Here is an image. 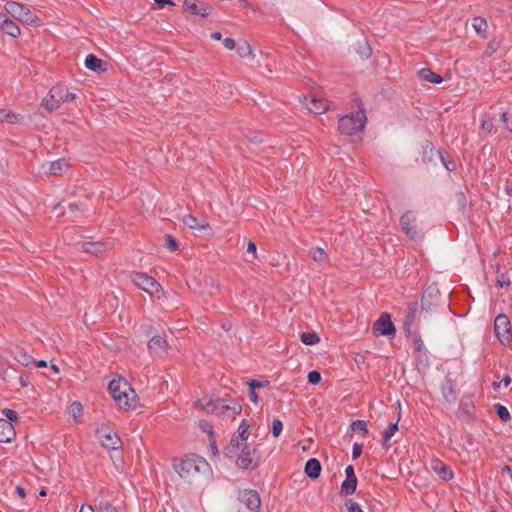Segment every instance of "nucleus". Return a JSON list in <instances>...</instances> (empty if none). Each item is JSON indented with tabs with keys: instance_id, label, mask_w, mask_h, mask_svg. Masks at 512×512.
Listing matches in <instances>:
<instances>
[{
	"instance_id": "ea45409f",
	"label": "nucleus",
	"mask_w": 512,
	"mask_h": 512,
	"mask_svg": "<svg viewBox=\"0 0 512 512\" xmlns=\"http://www.w3.org/2000/svg\"><path fill=\"white\" fill-rule=\"evenodd\" d=\"M351 429L353 431H361V432H363L365 434L368 433V429H367L366 423L363 420H356V421L352 422Z\"/></svg>"
},
{
	"instance_id": "c9c22d12",
	"label": "nucleus",
	"mask_w": 512,
	"mask_h": 512,
	"mask_svg": "<svg viewBox=\"0 0 512 512\" xmlns=\"http://www.w3.org/2000/svg\"><path fill=\"white\" fill-rule=\"evenodd\" d=\"M472 26L478 34H483L486 32L488 24L484 18L475 17Z\"/></svg>"
},
{
	"instance_id": "338daca9",
	"label": "nucleus",
	"mask_w": 512,
	"mask_h": 512,
	"mask_svg": "<svg viewBox=\"0 0 512 512\" xmlns=\"http://www.w3.org/2000/svg\"><path fill=\"white\" fill-rule=\"evenodd\" d=\"M503 471L507 472L512 480V466L506 465L503 469Z\"/></svg>"
},
{
	"instance_id": "c756f323",
	"label": "nucleus",
	"mask_w": 512,
	"mask_h": 512,
	"mask_svg": "<svg viewBox=\"0 0 512 512\" xmlns=\"http://www.w3.org/2000/svg\"><path fill=\"white\" fill-rule=\"evenodd\" d=\"M183 223L190 229H205L208 227L207 223L199 222L198 219L192 215L183 217Z\"/></svg>"
},
{
	"instance_id": "de8ad7c7",
	"label": "nucleus",
	"mask_w": 512,
	"mask_h": 512,
	"mask_svg": "<svg viewBox=\"0 0 512 512\" xmlns=\"http://www.w3.org/2000/svg\"><path fill=\"white\" fill-rule=\"evenodd\" d=\"M4 415L7 417L6 420L10 421L11 423L12 422H17L18 421V415L17 413L14 411V410H11V409H5L3 411Z\"/></svg>"
},
{
	"instance_id": "c85d7f7f",
	"label": "nucleus",
	"mask_w": 512,
	"mask_h": 512,
	"mask_svg": "<svg viewBox=\"0 0 512 512\" xmlns=\"http://www.w3.org/2000/svg\"><path fill=\"white\" fill-rule=\"evenodd\" d=\"M417 311V303H412L409 306V312L405 316L404 329L406 332L411 333L412 325L415 321V313Z\"/></svg>"
},
{
	"instance_id": "58836bf2",
	"label": "nucleus",
	"mask_w": 512,
	"mask_h": 512,
	"mask_svg": "<svg viewBox=\"0 0 512 512\" xmlns=\"http://www.w3.org/2000/svg\"><path fill=\"white\" fill-rule=\"evenodd\" d=\"M495 410H496V413H497V416L504 422H507L510 420V413L508 411V409L501 405V404H496L495 405Z\"/></svg>"
},
{
	"instance_id": "b1692460",
	"label": "nucleus",
	"mask_w": 512,
	"mask_h": 512,
	"mask_svg": "<svg viewBox=\"0 0 512 512\" xmlns=\"http://www.w3.org/2000/svg\"><path fill=\"white\" fill-rule=\"evenodd\" d=\"M432 468L445 481L450 480L453 477L451 469L440 461L434 462Z\"/></svg>"
},
{
	"instance_id": "f704fd0d",
	"label": "nucleus",
	"mask_w": 512,
	"mask_h": 512,
	"mask_svg": "<svg viewBox=\"0 0 512 512\" xmlns=\"http://www.w3.org/2000/svg\"><path fill=\"white\" fill-rule=\"evenodd\" d=\"M398 430V423H391L383 433V446L389 448L388 441L394 436Z\"/></svg>"
},
{
	"instance_id": "2f4dec72",
	"label": "nucleus",
	"mask_w": 512,
	"mask_h": 512,
	"mask_svg": "<svg viewBox=\"0 0 512 512\" xmlns=\"http://www.w3.org/2000/svg\"><path fill=\"white\" fill-rule=\"evenodd\" d=\"M301 341L306 345H315L320 341V337L316 332H303L300 335Z\"/></svg>"
},
{
	"instance_id": "37998d69",
	"label": "nucleus",
	"mask_w": 512,
	"mask_h": 512,
	"mask_svg": "<svg viewBox=\"0 0 512 512\" xmlns=\"http://www.w3.org/2000/svg\"><path fill=\"white\" fill-rule=\"evenodd\" d=\"M345 506L348 510V512H363L362 508L358 503L353 501L352 499H349L345 502Z\"/></svg>"
},
{
	"instance_id": "2eb2a0df",
	"label": "nucleus",
	"mask_w": 512,
	"mask_h": 512,
	"mask_svg": "<svg viewBox=\"0 0 512 512\" xmlns=\"http://www.w3.org/2000/svg\"><path fill=\"white\" fill-rule=\"evenodd\" d=\"M148 348L152 355L162 356L167 352L168 343L163 337L157 335L151 337V339L148 341Z\"/></svg>"
},
{
	"instance_id": "0eeeda50",
	"label": "nucleus",
	"mask_w": 512,
	"mask_h": 512,
	"mask_svg": "<svg viewBox=\"0 0 512 512\" xmlns=\"http://www.w3.org/2000/svg\"><path fill=\"white\" fill-rule=\"evenodd\" d=\"M132 281L136 286L151 296L161 291L160 284L153 277L145 273L138 272L133 274Z\"/></svg>"
},
{
	"instance_id": "79ce46f5",
	"label": "nucleus",
	"mask_w": 512,
	"mask_h": 512,
	"mask_svg": "<svg viewBox=\"0 0 512 512\" xmlns=\"http://www.w3.org/2000/svg\"><path fill=\"white\" fill-rule=\"evenodd\" d=\"M283 429V423L279 419H274L272 423V434L274 437H279Z\"/></svg>"
},
{
	"instance_id": "603ef678",
	"label": "nucleus",
	"mask_w": 512,
	"mask_h": 512,
	"mask_svg": "<svg viewBox=\"0 0 512 512\" xmlns=\"http://www.w3.org/2000/svg\"><path fill=\"white\" fill-rule=\"evenodd\" d=\"M266 382H260V381H257V380H251L249 382V387L250 388H259V387H263L265 385Z\"/></svg>"
},
{
	"instance_id": "bb28decb",
	"label": "nucleus",
	"mask_w": 512,
	"mask_h": 512,
	"mask_svg": "<svg viewBox=\"0 0 512 512\" xmlns=\"http://www.w3.org/2000/svg\"><path fill=\"white\" fill-rule=\"evenodd\" d=\"M236 49H237L238 55L241 58H250V59H254L255 58V55H254V53L252 51V48H251V45L246 40L240 41L237 44Z\"/></svg>"
},
{
	"instance_id": "423d86ee",
	"label": "nucleus",
	"mask_w": 512,
	"mask_h": 512,
	"mask_svg": "<svg viewBox=\"0 0 512 512\" xmlns=\"http://www.w3.org/2000/svg\"><path fill=\"white\" fill-rule=\"evenodd\" d=\"M494 331L498 340L507 345L512 341V327L505 314H499L494 321Z\"/></svg>"
},
{
	"instance_id": "e433bc0d",
	"label": "nucleus",
	"mask_w": 512,
	"mask_h": 512,
	"mask_svg": "<svg viewBox=\"0 0 512 512\" xmlns=\"http://www.w3.org/2000/svg\"><path fill=\"white\" fill-rule=\"evenodd\" d=\"M249 428L250 426L246 423L245 420H243L238 428L237 434L235 435L239 437L241 441L246 443L250 435Z\"/></svg>"
},
{
	"instance_id": "393cba45",
	"label": "nucleus",
	"mask_w": 512,
	"mask_h": 512,
	"mask_svg": "<svg viewBox=\"0 0 512 512\" xmlns=\"http://www.w3.org/2000/svg\"><path fill=\"white\" fill-rule=\"evenodd\" d=\"M419 78L422 81L439 84L443 81V78L431 71L430 69L424 68L418 72Z\"/></svg>"
},
{
	"instance_id": "39448f33",
	"label": "nucleus",
	"mask_w": 512,
	"mask_h": 512,
	"mask_svg": "<svg viewBox=\"0 0 512 512\" xmlns=\"http://www.w3.org/2000/svg\"><path fill=\"white\" fill-rule=\"evenodd\" d=\"M5 10L20 22L33 26L40 25V19L34 15L27 6L19 2L7 1L5 4Z\"/></svg>"
},
{
	"instance_id": "49530a36",
	"label": "nucleus",
	"mask_w": 512,
	"mask_h": 512,
	"mask_svg": "<svg viewBox=\"0 0 512 512\" xmlns=\"http://www.w3.org/2000/svg\"><path fill=\"white\" fill-rule=\"evenodd\" d=\"M18 361L20 363H22L23 365H25V366H28L31 363H33L32 357L30 355H28L26 352H23V351L20 352Z\"/></svg>"
},
{
	"instance_id": "f03ea898",
	"label": "nucleus",
	"mask_w": 512,
	"mask_h": 512,
	"mask_svg": "<svg viewBox=\"0 0 512 512\" xmlns=\"http://www.w3.org/2000/svg\"><path fill=\"white\" fill-rule=\"evenodd\" d=\"M174 470L185 480H192L196 475L208 468V462L200 456L189 455L185 458L175 460Z\"/></svg>"
},
{
	"instance_id": "09e8293b",
	"label": "nucleus",
	"mask_w": 512,
	"mask_h": 512,
	"mask_svg": "<svg viewBox=\"0 0 512 512\" xmlns=\"http://www.w3.org/2000/svg\"><path fill=\"white\" fill-rule=\"evenodd\" d=\"M361 454H362V445L359 443H355L353 445L352 458L357 459L360 457Z\"/></svg>"
},
{
	"instance_id": "a211bd4d",
	"label": "nucleus",
	"mask_w": 512,
	"mask_h": 512,
	"mask_svg": "<svg viewBox=\"0 0 512 512\" xmlns=\"http://www.w3.org/2000/svg\"><path fill=\"white\" fill-rule=\"evenodd\" d=\"M16 435L13 424L5 419H0V442L9 443Z\"/></svg>"
},
{
	"instance_id": "3c124183",
	"label": "nucleus",
	"mask_w": 512,
	"mask_h": 512,
	"mask_svg": "<svg viewBox=\"0 0 512 512\" xmlns=\"http://www.w3.org/2000/svg\"><path fill=\"white\" fill-rule=\"evenodd\" d=\"M440 158H441L442 163L444 164V166L446 167V169L448 171L455 170L456 164L453 161L446 162L444 156L441 153H440Z\"/></svg>"
},
{
	"instance_id": "bf43d9fd",
	"label": "nucleus",
	"mask_w": 512,
	"mask_h": 512,
	"mask_svg": "<svg viewBox=\"0 0 512 512\" xmlns=\"http://www.w3.org/2000/svg\"><path fill=\"white\" fill-rule=\"evenodd\" d=\"M79 512H95L91 505H82Z\"/></svg>"
},
{
	"instance_id": "680f3d73",
	"label": "nucleus",
	"mask_w": 512,
	"mask_h": 512,
	"mask_svg": "<svg viewBox=\"0 0 512 512\" xmlns=\"http://www.w3.org/2000/svg\"><path fill=\"white\" fill-rule=\"evenodd\" d=\"M211 38L214 39V40H221L222 39V35L220 32H213L211 34Z\"/></svg>"
},
{
	"instance_id": "a18cd8bd",
	"label": "nucleus",
	"mask_w": 512,
	"mask_h": 512,
	"mask_svg": "<svg viewBox=\"0 0 512 512\" xmlns=\"http://www.w3.org/2000/svg\"><path fill=\"white\" fill-rule=\"evenodd\" d=\"M165 244L171 251H176L178 249V243L171 235L165 236Z\"/></svg>"
},
{
	"instance_id": "774afa93",
	"label": "nucleus",
	"mask_w": 512,
	"mask_h": 512,
	"mask_svg": "<svg viewBox=\"0 0 512 512\" xmlns=\"http://www.w3.org/2000/svg\"><path fill=\"white\" fill-rule=\"evenodd\" d=\"M210 446H211L212 453H213L214 455H216V454L218 453V449H217V446H216L215 442L213 441V442L210 444Z\"/></svg>"
},
{
	"instance_id": "dca6fc26",
	"label": "nucleus",
	"mask_w": 512,
	"mask_h": 512,
	"mask_svg": "<svg viewBox=\"0 0 512 512\" xmlns=\"http://www.w3.org/2000/svg\"><path fill=\"white\" fill-rule=\"evenodd\" d=\"M242 410V407L237 402L231 401L229 404H226L223 399H221V404H219L218 414L227 418L234 419L236 415H238Z\"/></svg>"
},
{
	"instance_id": "a19ab883",
	"label": "nucleus",
	"mask_w": 512,
	"mask_h": 512,
	"mask_svg": "<svg viewBox=\"0 0 512 512\" xmlns=\"http://www.w3.org/2000/svg\"><path fill=\"white\" fill-rule=\"evenodd\" d=\"M98 512H117L116 508L106 500L99 503Z\"/></svg>"
},
{
	"instance_id": "72a5a7b5",
	"label": "nucleus",
	"mask_w": 512,
	"mask_h": 512,
	"mask_svg": "<svg viewBox=\"0 0 512 512\" xmlns=\"http://www.w3.org/2000/svg\"><path fill=\"white\" fill-rule=\"evenodd\" d=\"M20 120V115L11 113L6 111L5 109H0V122H7V123H17Z\"/></svg>"
},
{
	"instance_id": "aec40b11",
	"label": "nucleus",
	"mask_w": 512,
	"mask_h": 512,
	"mask_svg": "<svg viewBox=\"0 0 512 512\" xmlns=\"http://www.w3.org/2000/svg\"><path fill=\"white\" fill-rule=\"evenodd\" d=\"M70 164L64 159H58L48 164V171L45 174L60 176L68 171Z\"/></svg>"
},
{
	"instance_id": "052dcab7",
	"label": "nucleus",
	"mask_w": 512,
	"mask_h": 512,
	"mask_svg": "<svg viewBox=\"0 0 512 512\" xmlns=\"http://www.w3.org/2000/svg\"><path fill=\"white\" fill-rule=\"evenodd\" d=\"M16 492L18 493V495L21 497V498H24L25 497V491L22 487L20 486H17L16 487Z\"/></svg>"
},
{
	"instance_id": "9d476101",
	"label": "nucleus",
	"mask_w": 512,
	"mask_h": 512,
	"mask_svg": "<svg viewBox=\"0 0 512 512\" xmlns=\"http://www.w3.org/2000/svg\"><path fill=\"white\" fill-rule=\"evenodd\" d=\"M415 220V216L411 211L406 212L400 218V224L403 231L411 240L414 241L422 238V234L417 230L416 226L414 225Z\"/></svg>"
},
{
	"instance_id": "8fccbe9b",
	"label": "nucleus",
	"mask_w": 512,
	"mask_h": 512,
	"mask_svg": "<svg viewBox=\"0 0 512 512\" xmlns=\"http://www.w3.org/2000/svg\"><path fill=\"white\" fill-rule=\"evenodd\" d=\"M223 44L228 50H233L236 48L237 44L232 38H225L223 39Z\"/></svg>"
},
{
	"instance_id": "20e7f679",
	"label": "nucleus",
	"mask_w": 512,
	"mask_h": 512,
	"mask_svg": "<svg viewBox=\"0 0 512 512\" xmlns=\"http://www.w3.org/2000/svg\"><path fill=\"white\" fill-rule=\"evenodd\" d=\"M75 98V93L68 92L62 85H56L50 89L48 95L42 100L41 105L51 112L58 109L61 104L72 101Z\"/></svg>"
},
{
	"instance_id": "412c9836",
	"label": "nucleus",
	"mask_w": 512,
	"mask_h": 512,
	"mask_svg": "<svg viewBox=\"0 0 512 512\" xmlns=\"http://www.w3.org/2000/svg\"><path fill=\"white\" fill-rule=\"evenodd\" d=\"M441 391L446 401L451 403L456 400L455 384L451 379L445 378L441 385Z\"/></svg>"
},
{
	"instance_id": "4be33fe9",
	"label": "nucleus",
	"mask_w": 512,
	"mask_h": 512,
	"mask_svg": "<svg viewBox=\"0 0 512 512\" xmlns=\"http://www.w3.org/2000/svg\"><path fill=\"white\" fill-rule=\"evenodd\" d=\"M305 473L312 479H316L321 473V464L316 458L309 459L305 464Z\"/></svg>"
},
{
	"instance_id": "f8f14e48",
	"label": "nucleus",
	"mask_w": 512,
	"mask_h": 512,
	"mask_svg": "<svg viewBox=\"0 0 512 512\" xmlns=\"http://www.w3.org/2000/svg\"><path fill=\"white\" fill-rule=\"evenodd\" d=\"M239 500L251 511L260 507L261 499L257 491L244 490L239 493Z\"/></svg>"
},
{
	"instance_id": "4d7b16f0",
	"label": "nucleus",
	"mask_w": 512,
	"mask_h": 512,
	"mask_svg": "<svg viewBox=\"0 0 512 512\" xmlns=\"http://www.w3.org/2000/svg\"><path fill=\"white\" fill-rule=\"evenodd\" d=\"M156 4H158L161 8L165 5H174L172 0H154Z\"/></svg>"
},
{
	"instance_id": "13d9d810",
	"label": "nucleus",
	"mask_w": 512,
	"mask_h": 512,
	"mask_svg": "<svg viewBox=\"0 0 512 512\" xmlns=\"http://www.w3.org/2000/svg\"><path fill=\"white\" fill-rule=\"evenodd\" d=\"M345 474H346V477H353V476H356L355 475V472H354V468L353 466L349 465L345 468Z\"/></svg>"
},
{
	"instance_id": "f3484780",
	"label": "nucleus",
	"mask_w": 512,
	"mask_h": 512,
	"mask_svg": "<svg viewBox=\"0 0 512 512\" xmlns=\"http://www.w3.org/2000/svg\"><path fill=\"white\" fill-rule=\"evenodd\" d=\"M221 399H213L212 397H203L195 402V407L206 411L207 413H217Z\"/></svg>"
},
{
	"instance_id": "1a4fd4ad",
	"label": "nucleus",
	"mask_w": 512,
	"mask_h": 512,
	"mask_svg": "<svg viewBox=\"0 0 512 512\" xmlns=\"http://www.w3.org/2000/svg\"><path fill=\"white\" fill-rule=\"evenodd\" d=\"M97 434L104 448L110 450H118L120 448L121 439L117 433L103 426L97 429Z\"/></svg>"
},
{
	"instance_id": "cd10ccee",
	"label": "nucleus",
	"mask_w": 512,
	"mask_h": 512,
	"mask_svg": "<svg viewBox=\"0 0 512 512\" xmlns=\"http://www.w3.org/2000/svg\"><path fill=\"white\" fill-rule=\"evenodd\" d=\"M357 487V477H346L341 485V492L345 495H351L355 492Z\"/></svg>"
},
{
	"instance_id": "0e129e2a",
	"label": "nucleus",
	"mask_w": 512,
	"mask_h": 512,
	"mask_svg": "<svg viewBox=\"0 0 512 512\" xmlns=\"http://www.w3.org/2000/svg\"><path fill=\"white\" fill-rule=\"evenodd\" d=\"M35 366L36 367H46L47 362L45 360H39V361L35 362Z\"/></svg>"
},
{
	"instance_id": "473e14b6",
	"label": "nucleus",
	"mask_w": 512,
	"mask_h": 512,
	"mask_svg": "<svg viewBox=\"0 0 512 512\" xmlns=\"http://www.w3.org/2000/svg\"><path fill=\"white\" fill-rule=\"evenodd\" d=\"M309 255L315 262L318 263H322L327 260V254L320 247L311 248L309 251Z\"/></svg>"
},
{
	"instance_id": "4468645a",
	"label": "nucleus",
	"mask_w": 512,
	"mask_h": 512,
	"mask_svg": "<svg viewBox=\"0 0 512 512\" xmlns=\"http://www.w3.org/2000/svg\"><path fill=\"white\" fill-rule=\"evenodd\" d=\"M0 30L5 34L17 38L20 36V27L5 13L0 12Z\"/></svg>"
},
{
	"instance_id": "6ab92c4d",
	"label": "nucleus",
	"mask_w": 512,
	"mask_h": 512,
	"mask_svg": "<svg viewBox=\"0 0 512 512\" xmlns=\"http://www.w3.org/2000/svg\"><path fill=\"white\" fill-rule=\"evenodd\" d=\"M308 109L316 114H321L329 110V102L321 97L313 95L311 97L310 103L307 104Z\"/></svg>"
},
{
	"instance_id": "9b49d317",
	"label": "nucleus",
	"mask_w": 512,
	"mask_h": 512,
	"mask_svg": "<svg viewBox=\"0 0 512 512\" xmlns=\"http://www.w3.org/2000/svg\"><path fill=\"white\" fill-rule=\"evenodd\" d=\"M373 331L375 334L384 336H393L396 329L388 313H382L379 319L374 323Z\"/></svg>"
},
{
	"instance_id": "69168bd1",
	"label": "nucleus",
	"mask_w": 512,
	"mask_h": 512,
	"mask_svg": "<svg viewBox=\"0 0 512 512\" xmlns=\"http://www.w3.org/2000/svg\"><path fill=\"white\" fill-rule=\"evenodd\" d=\"M504 386H508L511 383V378L509 375H506L502 380Z\"/></svg>"
},
{
	"instance_id": "5701e85b",
	"label": "nucleus",
	"mask_w": 512,
	"mask_h": 512,
	"mask_svg": "<svg viewBox=\"0 0 512 512\" xmlns=\"http://www.w3.org/2000/svg\"><path fill=\"white\" fill-rule=\"evenodd\" d=\"M85 66H86L87 69H89L91 71H94V72L104 71L105 70L103 68L104 62L101 59L97 58L93 54H89L86 57V59H85Z\"/></svg>"
},
{
	"instance_id": "6e6d98bb",
	"label": "nucleus",
	"mask_w": 512,
	"mask_h": 512,
	"mask_svg": "<svg viewBox=\"0 0 512 512\" xmlns=\"http://www.w3.org/2000/svg\"><path fill=\"white\" fill-rule=\"evenodd\" d=\"M200 427H201L204 431L208 432L209 434H212V428H211V426L208 424V422H206V421H202V422H200Z\"/></svg>"
},
{
	"instance_id": "e2e57ef3",
	"label": "nucleus",
	"mask_w": 512,
	"mask_h": 512,
	"mask_svg": "<svg viewBox=\"0 0 512 512\" xmlns=\"http://www.w3.org/2000/svg\"><path fill=\"white\" fill-rule=\"evenodd\" d=\"M414 345L416 347L417 350H421L422 346H423V343L420 339H417L414 341Z\"/></svg>"
},
{
	"instance_id": "864d4df0",
	"label": "nucleus",
	"mask_w": 512,
	"mask_h": 512,
	"mask_svg": "<svg viewBox=\"0 0 512 512\" xmlns=\"http://www.w3.org/2000/svg\"><path fill=\"white\" fill-rule=\"evenodd\" d=\"M249 397L252 402H254V403L258 402V396H257V393L255 392L254 388L249 387Z\"/></svg>"
},
{
	"instance_id": "a878e982",
	"label": "nucleus",
	"mask_w": 512,
	"mask_h": 512,
	"mask_svg": "<svg viewBox=\"0 0 512 512\" xmlns=\"http://www.w3.org/2000/svg\"><path fill=\"white\" fill-rule=\"evenodd\" d=\"M244 446H247L246 443L241 441L236 435H233L229 445L225 448V453L232 457L238 450H242Z\"/></svg>"
},
{
	"instance_id": "6e6552de",
	"label": "nucleus",
	"mask_w": 512,
	"mask_h": 512,
	"mask_svg": "<svg viewBox=\"0 0 512 512\" xmlns=\"http://www.w3.org/2000/svg\"><path fill=\"white\" fill-rule=\"evenodd\" d=\"M259 458V453L257 448H251L249 446H244L241 450L240 455L236 460V465L241 469H249L257 466Z\"/></svg>"
},
{
	"instance_id": "7ed1b4c3",
	"label": "nucleus",
	"mask_w": 512,
	"mask_h": 512,
	"mask_svg": "<svg viewBox=\"0 0 512 512\" xmlns=\"http://www.w3.org/2000/svg\"><path fill=\"white\" fill-rule=\"evenodd\" d=\"M367 121L365 110L360 108L339 119L338 130L341 134L355 135L362 131Z\"/></svg>"
},
{
	"instance_id": "ddd939ff",
	"label": "nucleus",
	"mask_w": 512,
	"mask_h": 512,
	"mask_svg": "<svg viewBox=\"0 0 512 512\" xmlns=\"http://www.w3.org/2000/svg\"><path fill=\"white\" fill-rule=\"evenodd\" d=\"M113 247L111 242H85L82 244V249L87 252L95 255L96 257H101L106 252L110 251Z\"/></svg>"
},
{
	"instance_id": "c03bdc74",
	"label": "nucleus",
	"mask_w": 512,
	"mask_h": 512,
	"mask_svg": "<svg viewBox=\"0 0 512 512\" xmlns=\"http://www.w3.org/2000/svg\"><path fill=\"white\" fill-rule=\"evenodd\" d=\"M321 381V375L318 371L313 370L308 373V382L311 384H319Z\"/></svg>"
},
{
	"instance_id": "f257e3e1",
	"label": "nucleus",
	"mask_w": 512,
	"mask_h": 512,
	"mask_svg": "<svg viewBox=\"0 0 512 512\" xmlns=\"http://www.w3.org/2000/svg\"><path fill=\"white\" fill-rule=\"evenodd\" d=\"M108 389L119 408L123 410L136 408L138 403L137 394L125 378L119 376L112 379Z\"/></svg>"
},
{
	"instance_id": "4c0bfd02",
	"label": "nucleus",
	"mask_w": 512,
	"mask_h": 512,
	"mask_svg": "<svg viewBox=\"0 0 512 512\" xmlns=\"http://www.w3.org/2000/svg\"><path fill=\"white\" fill-rule=\"evenodd\" d=\"M68 412L71 417L77 420L82 415L83 407L80 402L75 401L70 405Z\"/></svg>"
},
{
	"instance_id": "7c9ffc66",
	"label": "nucleus",
	"mask_w": 512,
	"mask_h": 512,
	"mask_svg": "<svg viewBox=\"0 0 512 512\" xmlns=\"http://www.w3.org/2000/svg\"><path fill=\"white\" fill-rule=\"evenodd\" d=\"M183 8L186 12L192 15H201L203 17L207 15V13L203 12L202 9H200L197 3L193 0H185L183 3Z\"/></svg>"
},
{
	"instance_id": "5fc2aeb1",
	"label": "nucleus",
	"mask_w": 512,
	"mask_h": 512,
	"mask_svg": "<svg viewBox=\"0 0 512 512\" xmlns=\"http://www.w3.org/2000/svg\"><path fill=\"white\" fill-rule=\"evenodd\" d=\"M256 251H257V248H256V245L254 242H249L248 245H247V252L248 253H252L254 255V257L256 256Z\"/></svg>"
}]
</instances>
